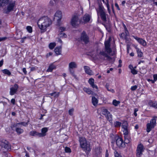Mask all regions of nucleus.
I'll list each match as a JSON object with an SVG mask.
<instances>
[{
    "label": "nucleus",
    "mask_w": 157,
    "mask_h": 157,
    "mask_svg": "<svg viewBox=\"0 0 157 157\" xmlns=\"http://www.w3.org/2000/svg\"><path fill=\"white\" fill-rule=\"evenodd\" d=\"M111 38L109 37V39L105 42V51L103 50H98L97 55L94 56V58L101 60H105L110 61L112 58L109 56L112 52V49L110 48V43Z\"/></svg>",
    "instance_id": "1"
},
{
    "label": "nucleus",
    "mask_w": 157,
    "mask_h": 157,
    "mask_svg": "<svg viewBox=\"0 0 157 157\" xmlns=\"http://www.w3.org/2000/svg\"><path fill=\"white\" fill-rule=\"evenodd\" d=\"M52 23L51 19L47 16L41 17L37 22V25L41 33L45 32L46 28L49 27Z\"/></svg>",
    "instance_id": "2"
},
{
    "label": "nucleus",
    "mask_w": 157,
    "mask_h": 157,
    "mask_svg": "<svg viewBox=\"0 0 157 157\" xmlns=\"http://www.w3.org/2000/svg\"><path fill=\"white\" fill-rule=\"evenodd\" d=\"M79 141L81 147L85 151H90L91 150L90 144L84 137H79Z\"/></svg>",
    "instance_id": "3"
},
{
    "label": "nucleus",
    "mask_w": 157,
    "mask_h": 157,
    "mask_svg": "<svg viewBox=\"0 0 157 157\" xmlns=\"http://www.w3.org/2000/svg\"><path fill=\"white\" fill-rule=\"evenodd\" d=\"M105 9L104 7L101 5H99L98 8L97 10L98 15H100L101 18L104 22H106L107 21L106 13L105 11Z\"/></svg>",
    "instance_id": "4"
},
{
    "label": "nucleus",
    "mask_w": 157,
    "mask_h": 157,
    "mask_svg": "<svg viewBox=\"0 0 157 157\" xmlns=\"http://www.w3.org/2000/svg\"><path fill=\"white\" fill-rule=\"evenodd\" d=\"M15 1H10L8 3L7 8L4 10V13L6 14L9 13L10 12L13 10V8L15 6Z\"/></svg>",
    "instance_id": "5"
},
{
    "label": "nucleus",
    "mask_w": 157,
    "mask_h": 157,
    "mask_svg": "<svg viewBox=\"0 0 157 157\" xmlns=\"http://www.w3.org/2000/svg\"><path fill=\"white\" fill-rule=\"evenodd\" d=\"M80 23L79 16L77 14H75L72 16L71 19V23L72 26L75 27L78 26Z\"/></svg>",
    "instance_id": "6"
},
{
    "label": "nucleus",
    "mask_w": 157,
    "mask_h": 157,
    "mask_svg": "<svg viewBox=\"0 0 157 157\" xmlns=\"http://www.w3.org/2000/svg\"><path fill=\"white\" fill-rule=\"evenodd\" d=\"M156 120L155 118L152 119L150 121V123L147 124V131L149 132L152 128H154L156 124Z\"/></svg>",
    "instance_id": "7"
},
{
    "label": "nucleus",
    "mask_w": 157,
    "mask_h": 157,
    "mask_svg": "<svg viewBox=\"0 0 157 157\" xmlns=\"http://www.w3.org/2000/svg\"><path fill=\"white\" fill-rule=\"evenodd\" d=\"M117 145L119 148H124L125 146V143L121 137H117L116 140Z\"/></svg>",
    "instance_id": "8"
},
{
    "label": "nucleus",
    "mask_w": 157,
    "mask_h": 157,
    "mask_svg": "<svg viewBox=\"0 0 157 157\" xmlns=\"http://www.w3.org/2000/svg\"><path fill=\"white\" fill-rule=\"evenodd\" d=\"M80 38L81 40L84 42L85 44H87L89 41V37L85 31L82 33Z\"/></svg>",
    "instance_id": "9"
},
{
    "label": "nucleus",
    "mask_w": 157,
    "mask_h": 157,
    "mask_svg": "<svg viewBox=\"0 0 157 157\" xmlns=\"http://www.w3.org/2000/svg\"><path fill=\"white\" fill-rule=\"evenodd\" d=\"M19 88L18 85L15 84L13 87H11L10 89V94L11 95H13L16 94Z\"/></svg>",
    "instance_id": "10"
},
{
    "label": "nucleus",
    "mask_w": 157,
    "mask_h": 157,
    "mask_svg": "<svg viewBox=\"0 0 157 157\" xmlns=\"http://www.w3.org/2000/svg\"><path fill=\"white\" fill-rule=\"evenodd\" d=\"M145 149V148L142 144H140L138 145V156H142Z\"/></svg>",
    "instance_id": "11"
},
{
    "label": "nucleus",
    "mask_w": 157,
    "mask_h": 157,
    "mask_svg": "<svg viewBox=\"0 0 157 157\" xmlns=\"http://www.w3.org/2000/svg\"><path fill=\"white\" fill-rule=\"evenodd\" d=\"M128 125L126 121L123 122V124L121 126L122 128V131L123 134H127L128 132H129V131L128 129Z\"/></svg>",
    "instance_id": "12"
},
{
    "label": "nucleus",
    "mask_w": 157,
    "mask_h": 157,
    "mask_svg": "<svg viewBox=\"0 0 157 157\" xmlns=\"http://www.w3.org/2000/svg\"><path fill=\"white\" fill-rule=\"evenodd\" d=\"M3 144L2 145V148L3 147L6 149L10 150L11 149V146L9 143L7 141L5 140L4 141L2 142V144Z\"/></svg>",
    "instance_id": "13"
},
{
    "label": "nucleus",
    "mask_w": 157,
    "mask_h": 157,
    "mask_svg": "<svg viewBox=\"0 0 157 157\" xmlns=\"http://www.w3.org/2000/svg\"><path fill=\"white\" fill-rule=\"evenodd\" d=\"M29 122V121H28L27 122H21L19 123H17L16 124H13L11 126V128L13 130H14L13 128L14 127H17L18 126V125L21 124L24 126H26L28 125V123Z\"/></svg>",
    "instance_id": "14"
},
{
    "label": "nucleus",
    "mask_w": 157,
    "mask_h": 157,
    "mask_svg": "<svg viewBox=\"0 0 157 157\" xmlns=\"http://www.w3.org/2000/svg\"><path fill=\"white\" fill-rule=\"evenodd\" d=\"M83 67L85 72L87 74L90 75H93V72L90 69L89 67L87 66H84Z\"/></svg>",
    "instance_id": "15"
},
{
    "label": "nucleus",
    "mask_w": 157,
    "mask_h": 157,
    "mask_svg": "<svg viewBox=\"0 0 157 157\" xmlns=\"http://www.w3.org/2000/svg\"><path fill=\"white\" fill-rule=\"evenodd\" d=\"M90 16L88 14H86L84 15L83 17V20L84 21L85 23L89 22L90 20Z\"/></svg>",
    "instance_id": "16"
},
{
    "label": "nucleus",
    "mask_w": 157,
    "mask_h": 157,
    "mask_svg": "<svg viewBox=\"0 0 157 157\" xmlns=\"http://www.w3.org/2000/svg\"><path fill=\"white\" fill-rule=\"evenodd\" d=\"M129 133L128 132L127 134H123L124 135V142L126 144L129 143L130 142V138L128 135Z\"/></svg>",
    "instance_id": "17"
},
{
    "label": "nucleus",
    "mask_w": 157,
    "mask_h": 157,
    "mask_svg": "<svg viewBox=\"0 0 157 157\" xmlns=\"http://www.w3.org/2000/svg\"><path fill=\"white\" fill-rule=\"evenodd\" d=\"M48 131V128L46 127H44L41 129V132H40L41 137H43L46 135V133Z\"/></svg>",
    "instance_id": "18"
},
{
    "label": "nucleus",
    "mask_w": 157,
    "mask_h": 157,
    "mask_svg": "<svg viewBox=\"0 0 157 157\" xmlns=\"http://www.w3.org/2000/svg\"><path fill=\"white\" fill-rule=\"evenodd\" d=\"M29 135L32 136H38L40 137H41L40 132H39L35 130L31 131L29 132Z\"/></svg>",
    "instance_id": "19"
},
{
    "label": "nucleus",
    "mask_w": 157,
    "mask_h": 157,
    "mask_svg": "<svg viewBox=\"0 0 157 157\" xmlns=\"http://www.w3.org/2000/svg\"><path fill=\"white\" fill-rule=\"evenodd\" d=\"M61 12L60 11H57L55 13L54 18L56 19L57 20H60L61 18Z\"/></svg>",
    "instance_id": "20"
},
{
    "label": "nucleus",
    "mask_w": 157,
    "mask_h": 157,
    "mask_svg": "<svg viewBox=\"0 0 157 157\" xmlns=\"http://www.w3.org/2000/svg\"><path fill=\"white\" fill-rule=\"evenodd\" d=\"M149 105L157 109V102L150 100L148 103Z\"/></svg>",
    "instance_id": "21"
},
{
    "label": "nucleus",
    "mask_w": 157,
    "mask_h": 157,
    "mask_svg": "<svg viewBox=\"0 0 157 157\" xmlns=\"http://www.w3.org/2000/svg\"><path fill=\"white\" fill-rule=\"evenodd\" d=\"M62 46H61L56 47L54 51L55 53L57 55H59L61 54V52Z\"/></svg>",
    "instance_id": "22"
},
{
    "label": "nucleus",
    "mask_w": 157,
    "mask_h": 157,
    "mask_svg": "<svg viewBox=\"0 0 157 157\" xmlns=\"http://www.w3.org/2000/svg\"><path fill=\"white\" fill-rule=\"evenodd\" d=\"M77 67V65L76 63L74 62L70 63L69 64V68L73 69Z\"/></svg>",
    "instance_id": "23"
},
{
    "label": "nucleus",
    "mask_w": 157,
    "mask_h": 157,
    "mask_svg": "<svg viewBox=\"0 0 157 157\" xmlns=\"http://www.w3.org/2000/svg\"><path fill=\"white\" fill-rule=\"evenodd\" d=\"M15 128L14 127V128ZM15 131L16 132L17 134L18 135H20L22 133L24 132V130L22 128H18L17 127H15Z\"/></svg>",
    "instance_id": "24"
},
{
    "label": "nucleus",
    "mask_w": 157,
    "mask_h": 157,
    "mask_svg": "<svg viewBox=\"0 0 157 157\" xmlns=\"http://www.w3.org/2000/svg\"><path fill=\"white\" fill-rule=\"evenodd\" d=\"M138 42L144 46H145L146 45L145 41L141 38H138Z\"/></svg>",
    "instance_id": "25"
},
{
    "label": "nucleus",
    "mask_w": 157,
    "mask_h": 157,
    "mask_svg": "<svg viewBox=\"0 0 157 157\" xmlns=\"http://www.w3.org/2000/svg\"><path fill=\"white\" fill-rule=\"evenodd\" d=\"M92 101L93 105L96 106L98 103V100L95 97H92Z\"/></svg>",
    "instance_id": "26"
},
{
    "label": "nucleus",
    "mask_w": 157,
    "mask_h": 157,
    "mask_svg": "<svg viewBox=\"0 0 157 157\" xmlns=\"http://www.w3.org/2000/svg\"><path fill=\"white\" fill-rule=\"evenodd\" d=\"M129 68L131 69V72L134 75L137 74V72L136 71L135 69H134L132 65H130L129 66Z\"/></svg>",
    "instance_id": "27"
},
{
    "label": "nucleus",
    "mask_w": 157,
    "mask_h": 157,
    "mask_svg": "<svg viewBox=\"0 0 157 157\" xmlns=\"http://www.w3.org/2000/svg\"><path fill=\"white\" fill-rule=\"evenodd\" d=\"M83 90L89 94H93V92L90 89L87 88H84Z\"/></svg>",
    "instance_id": "28"
},
{
    "label": "nucleus",
    "mask_w": 157,
    "mask_h": 157,
    "mask_svg": "<svg viewBox=\"0 0 157 157\" xmlns=\"http://www.w3.org/2000/svg\"><path fill=\"white\" fill-rule=\"evenodd\" d=\"M55 66L52 64H51L49 66L47 70V72H51L52 71V70L55 69Z\"/></svg>",
    "instance_id": "29"
},
{
    "label": "nucleus",
    "mask_w": 157,
    "mask_h": 157,
    "mask_svg": "<svg viewBox=\"0 0 157 157\" xmlns=\"http://www.w3.org/2000/svg\"><path fill=\"white\" fill-rule=\"evenodd\" d=\"M9 0H0V6H4L9 2Z\"/></svg>",
    "instance_id": "30"
},
{
    "label": "nucleus",
    "mask_w": 157,
    "mask_h": 157,
    "mask_svg": "<svg viewBox=\"0 0 157 157\" xmlns=\"http://www.w3.org/2000/svg\"><path fill=\"white\" fill-rule=\"evenodd\" d=\"M128 32L127 30H125V33H122L120 35V36L121 38L123 39H125L126 37V36L128 35Z\"/></svg>",
    "instance_id": "31"
},
{
    "label": "nucleus",
    "mask_w": 157,
    "mask_h": 157,
    "mask_svg": "<svg viewBox=\"0 0 157 157\" xmlns=\"http://www.w3.org/2000/svg\"><path fill=\"white\" fill-rule=\"evenodd\" d=\"M110 113L106 109H103L101 111V113L102 114L105 115V116L108 114Z\"/></svg>",
    "instance_id": "32"
},
{
    "label": "nucleus",
    "mask_w": 157,
    "mask_h": 157,
    "mask_svg": "<svg viewBox=\"0 0 157 157\" xmlns=\"http://www.w3.org/2000/svg\"><path fill=\"white\" fill-rule=\"evenodd\" d=\"M106 118L110 122H111L112 121V115L109 113L108 114L107 116H105Z\"/></svg>",
    "instance_id": "33"
},
{
    "label": "nucleus",
    "mask_w": 157,
    "mask_h": 157,
    "mask_svg": "<svg viewBox=\"0 0 157 157\" xmlns=\"http://www.w3.org/2000/svg\"><path fill=\"white\" fill-rule=\"evenodd\" d=\"M49 95L52 96H54V97H58L59 95V92H54L52 93H51L49 94Z\"/></svg>",
    "instance_id": "34"
},
{
    "label": "nucleus",
    "mask_w": 157,
    "mask_h": 157,
    "mask_svg": "<svg viewBox=\"0 0 157 157\" xmlns=\"http://www.w3.org/2000/svg\"><path fill=\"white\" fill-rule=\"evenodd\" d=\"M2 71L3 73L9 76L11 74V73L10 72V71L9 70L7 69L3 70H2Z\"/></svg>",
    "instance_id": "35"
},
{
    "label": "nucleus",
    "mask_w": 157,
    "mask_h": 157,
    "mask_svg": "<svg viewBox=\"0 0 157 157\" xmlns=\"http://www.w3.org/2000/svg\"><path fill=\"white\" fill-rule=\"evenodd\" d=\"M69 71L72 75L76 79H77L78 78L76 75L74 73V71L72 70V68H69Z\"/></svg>",
    "instance_id": "36"
},
{
    "label": "nucleus",
    "mask_w": 157,
    "mask_h": 157,
    "mask_svg": "<svg viewBox=\"0 0 157 157\" xmlns=\"http://www.w3.org/2000/svg\"><path fill=\"white\" fill-rule=\"evenodd\" d=\"M109 84L107 83L106 84L105 87L107 90L109 91H110L113 93L115 92L114 90L113 89H109Z\"/></svg>",
    "instance_id": "37"
},
{
    "label": "nucleus",
    "mask_w": 157,
    "mask_h": 157,
    "mask_svg": "<svg viewBox=\"0 0 157 157\" xmlns=\"http://www.w3.org/2000/svg\"><path fill=\"white\" fill-rule=\"evenodd\" d=\"M56 46L55 43H51L49 45V47L51 49H52Z\"/></svg>",
    "instance_id": "38"
},
{
    "label": "nucleus",
    "mask_w": 157,
    "mask_h": 157,
    "mask_svg": "<svg viewBox=\"0 0 157 157\" xmlns=\"http://www.w3.org/2000/svg\"><path fill=\"white\" fill-rule=\"evenodd\" d=\"M121 125V123L118 121H116L114 123V126L116 127H120Z\"/></svg>",
    "instance_id": "39"
},
{
    "label": "nucleus",
    "mask_w": 157,
    "mask_h": 157,
    "mask_svg": "<svg viewBox=\"0 0 157 157\" xmlns=\"http://www.w3.org/2000/svg\"><path fill=\"white\" fill-rule=\"evenodd\" d=\"M120 103L119 101H117L116 100H114L113 101V104L115 106H117Z\"/></svg>",
    "instance_id": "40"
},
{
    "label": "nucleus",
    "mask_w": 157,
    "mask_h": 157,
    "mask_svg": "<svg viewBox=\"0 0 157 157\" xmlns=\"http://www.w3.org/2000/svg\"><path fill=\"white\" fill-rule=\"evenodd\" d=\"M114 157H122L121 155L116 151H115L114 152Z\"/></svg>",
    "instance_id": "41"
},
{
    "label": "nucleus",
    "mask_w": 157,
    "mask_h": 157,
    "mask_svg": "<svg viewBox=\"0 0 157 157\" xmlns=\"http://www.w3.org/2000/svg\"><path fill=\"white\" fill-rule=\"evenodd\" d=\"M56 3V0H51L49 2V5L51 6H52L54 5Z\"/></svg>",
    "instance_id": "42"
},
{
    "label": "nucleus",
    "mask_w": 157,
    "mask_h": 157,
    "mask_svg": "<svg viewBox=\"0 0 157 157\" xmlns=\"http://www.w3.org/2000/svg\"><path fill=\"white\" fill-rule=\"evenodd\" d=\"M27 31L29 33H31L32 32V29L30 26H28L26 28Z\"/></svg>",
    "instance_id": "43"
},
{
    "label": "nucleus",
    "mask_w": 157,
    "mask_h": 157,
    "mask_svg": "<svg viewBox=\"0 0 157 157\" xmlns=\"http://www.w3.org/2000/svg\"><path fill=\"white\" fill-rule=\"evenodd\" d=\"M65 151L66 152L70 153L71 152L70 148L67 147H66L65 148Z\"/></svg>",
    "instance_id": "44"
},
{
    "label": "nucleus",
    "mask_w": 157,
    "mask_h": 157,
    "mask_svg": "<svg viewBox=\"0 0 157 157\" xmlns=\"http://www.w3.org/2000/svg\"><path fill=\"white\" fill-rule=\"evenodd\" d=\"M89 83L90 85H92L94 83V80L92 78H90L89 80Z\"/></svg>",
    "instance_id": "45"
},
{
    "label": "nucleus",
    "mask_w": 157,
    "mask_h": 157,
    "mask_svg": "<svg viewBox=\"0 0 157 157\" xmlns=\"http://www.w3.org/2000/svg\"><path fill=\"white\" fill-rule=\"evenodd\" d=\"M74 111V109L73 108H72L71 109H70L68 111L69 114L71 116H72L73 114Z\"/></svg>",
    "instance_id": "46"
},
{
    "label": "nucleus",
    "mask_w": 157,
    "mask_h": 157,
    "mask_svg": "<svg viewBox=\"0 0 157 157\" xmlns=\"http://www.w3.org/2000/svg\"><path fill=\"white\" fill-rule=\"evenodd\" d=\"M59 36L60 37H66L67 36V35L64 33H61L59 34Z\"/></svg>",
    "instance_id": "47"
},
{
    "label": "nucleus",
    "mask_w": 157,
    "mask_h": 157,
    "mask_svg": "<svg viewBox=\"0 0 157 157\" xmlns=\"http://www.w3.org/2000/svg\"><path fill=\"white\" fill-rule=\"evenodd\" d=\"M66 28L64 27H60L59 28V31L60 32H62L64 31L65 30Z\"/></svg>",
    "instance_id": "48"
},
{
    "label": "nucleus",
    "mask_w": 157,
    "mask_h": 157,
    "mask_svg": "<svg viewBox=\"0 0 157 157\" xmlns=\"http://www.w3.org/2000/svg\"><path fill=\"white\" fill-rule=\"evenodd\" d=\"M143 55V53L140 51L138 49V57H142Z\"/></svg>",
    "instance_id": "49"
},
{
    "label": "nucleus",
    "mask_w": 157,
    "mask_h": 157,
    "mask_svg": "<svg viewBox=\"0 0 157 157\" xmlns=\"http://www.w3.org/2000/svg\"><path fill=\"white\" fill-rule=\"evenodd\" d=\"M137 88V86L136 85H135L134 86H132L131 88V90H132L133 91V90H136V89Z\"/></svg>",
    "instance_id": "50"
},
{
    "label": "nucleus",
    "mask_w": 157,
    "mask_h": 157,
    "mask_svg": "<svg viewBox=\"0 0 157 157\" xmlns=\"http://www.w3.org/2000/svg\"><path fill=\"white\" fill-rule=\"evenodd\" d=\"M154 81H156L157 80V74H155L153 75Z\"/></svg>",
    "instance_id": "51"
},
{
    "label": "nucleus",
    "mask_w": 157,
    "mask_h": 157,
    "mask_svg": "<svg viewBox=\"0 0 157 157\" xmlns=\"http://www.w3.org/2000/svg\"><path fill=\"white\" fill-rule=\"evenodd\" d=\"M7 38L6 37H0V41L6 40Z\"/></svg>",
    "instance_id": "52"
},
{
    "label": "nucleus",
    "mask_w": 157,
    "mask_h": 157,
    "mask_svg": "<svg viewBox=\"0 0 157 157\" xmlns=\"http://www.w3.org/2000/svg\"><path fill=\"white\" fill-rule=\"evenodd\" d=\"M15 100L14 98L12 99L11 100V102L13 105H14L15 104Z\"/></svg>",
    "instance_id": "53"
},
{
    "label": "nucleus",
    "mask_w": 157,
    "mask_h": 157,
    "mask_svg": "<svg viewBox=\"0 0 157 157\" xmlns=\"http://www.w3.org/2000/svg\"><path fill=\"white\" fill-rule=\"evenodd\" d=\"M22 71L24 73L25 75H26L27 74V71H26V69L25 68H24L22 69Z\"/></svg>",
    "instance_id": "54"
},
{
    "label": "nucleus",
    "mask_w": 157,
    "mask_h": 157,
    "mask_svg": "<svg viewBox=\"0 0 157 157\" xmlns=\"http://www.w3.org/2000/svg\"><path fill=\"white\" fill-rule=\"evenodd\" d=\"M93 88H96V89H98V87L97 86L95 85L94 83L93 84H92V85H90Z\"/></svg>",
    "instance_id": "55"
},
{
    "label": "nucleus",
    "mask_w": 157,
    "mask_h": 157,
    "mask_svg": "<svg viewBox=\"0 0 157 157\" xmlns=\"http://www.w3.org/2000/svg\"><path fill=\"white\" fill-rule=\"evenodd\" d=\"M137 111V109H134V114L135 116H136L137 115V114L136 113V112Z\"/></svg>",
    "instance_id": "56"
},
{
    "label": "nucleus",
    "mask_w": 157,
    "mask_h": 157,
    "mask_svg": "<svg viewBox=\"0 0 157 157\" xmlns=\"http://www.w3.org/2000/svg\"><path fill=\"white\" fill-rule=\"evenodd\" d=\"M108 156H109L108 151V150H107L106 151L105 157H108Z\"/></svg>",
    "instance_id": "57"
},
{
    "label": "nucleus",
    "mask_w": 157,
    "mask_h": 157,
    "mask_svg": "<svg viewBox=\"0 0 157 157\" xmlns=\"http://www.w3.org/2000/svg\"><path fill=\"white\" fill-rule=\"evenodd\" d=\"M115 6L117 8V9L118 10H120V9L119 7V6L118 5V4L117 3H115Z\"/></svg>",
    "instance_id": "58"
},
{
    "label": "nucleus",
    "mask_w": 157,
    "mask_h": 157,
    "mask_svg": "<svg viewBox=\"0 0 157 157\" xmlns=\"http://www.w3.org/2000/svg\"><path fill=\"white\" fill-rule=\"evenodd\" d=\"M3 63V60L2 59L0 61V67H1Z\"/></svg>",
    "instance_id": "59"
},
{
    "label": "nucleus",
    "mask_w": 157,
    "mask_h": 157,
    "mask_svg": "<svg viewBox=\"0 0 157 157\" xmlns=\"http://www.w3.org/2000/svg\"><path fill=\"white\" fill-rule=\"evenodd\" d=\"M107 8L108 9V12L109 13H110L111 12V11L109 9V5H107Z\"/></svg>",
    "instance_id": "60"
},
{
    "label": "nucleus",
    "mask_w": 157,
    "mask_h": 157,
    "mask_svg": "<svg viewBox=\"0 0 157 157\" xmlns=\"http://www.w3.org/2000/svg\"><path fill=\"white\" fill-rule=\"evenodd\" d=\"M25 152L26 153V154H25L26 157H29V156L28 153L26 151H25Z\"/></svg>",
    "instance_id": "61"
},
{
    "label": "nucleus",
    "mask_w": 157,
    "mask_h": 157,
    "mask_svg": "<svg viewBox=\"0 0 157 157\" xmlns=\"http://www.w3.org/2000/svg\"><path fill=\"white\" fill-rule=\"evenodd\" d=\"M3 144H2V142L0 143V150H1L2 148V145H3Z\"/></svg>",
    "instance_id": "62"
},
{
    "label": "nucleus",
    "mask_w": 157,
    "mask_h": 157,
    "mask_svg": "<svg viewBox=\"0 0 157 157\" xmlns=\"http://www.w3.org/2000/svg\"><path fill=\"white\" fill-rule=\"evenodd\" d=\"M52 52H49L48 54H47V56L48 57V56H51L52 55Z\"/></svg>",
    "instance_id": "63"
},
{
    "label": "nucleus",
    "mask_w": 157,
    "mask_h": 157,
    "mask_svg": "<svg viewBox=\"0 0 157 157\" xmlns=\"http://www.w3.org/2000/svg\"><path fill=\"white\" fill-rule=\"evenodd\" d=\"M147 80L148 82L151 81L152 83H154V81L152 80H151L150 79H148Z\"/></svg>",
    "instance_id": "64"
}]
</instances>
